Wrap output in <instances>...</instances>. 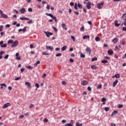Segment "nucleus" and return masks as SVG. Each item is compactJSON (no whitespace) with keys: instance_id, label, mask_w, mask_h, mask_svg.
<instances>
[{"instance_id":"18","label":"nucleus","mask_w":126,"mask_h":126,"mask_svg":"<svg viewBox=\"0 0 126 126\" xmlns=\"http://www.w3.org/2000/svg\"><path fill=\"white\" fill-rule=\"evenodd\" d=\"M119 82V81H118L117 80H115L113 83V87H116V86H117V84Z\"/></svg>"},{"instance_id":"30","label":"nucleus","mask_w":126,"mask_h":126,"mask_svg":"<svg viewBox=\"0 0 126 126\" xmlns=\"http://www.w3.org/2000/svg\"><path fill=\"white\" fill-rule=\"evenodd\" d=\"M80 57L82 58V59H84V58H85V55L82 54V53L81 52Z\"/></svg>"},{"instance_id":"52","label":"nucleus","mask_w":126,"mask_h":126,"mask_svg":"<svg viewBox=\"0 0 126 126\" xmlns=\"http://www.w3.org/2000/svg\"><path fill=\"white\" fill-rule=\"evenodd\" d=\"M115 50H116V51H119V50H120V48H119V46H115Z\"/></svg>"},{"instance_id":"13","label":"nucleus","mask_w":126,"mask_h":126,"mask_svg":"<svg viewBox=\"0 0 126 126\" xmlns=\"http://www.w3.org/2000/svg\"><path fill=\"white\" fill-rule=\"evenodd\" d=\"M25 84L28 88H32V86H31V84L30 82H26Z\"/></svg>"},{"instance_id":"31","label":"nucleus","mask_w":126,"mask_h":126,"mask_svg":"<svg viewBox=\"0 0 126 126\" xmlns=\"http://www.w3.org/2000/svg\"><path fill=\"white\" fill-rule=\"evenodd\" d=\"M91 68H92V69H96L97 68V66L95 65H92L91 66Z\"/></svg>"},{"instance_id":"36","label":"nucleus","mask_w":126,"mask_h":126,"mask_svg":"<svg viewBox=\"0 0 126 126\" xmlns=\"http://www.w3.org/2000/svg\"><path fill=\"white\" fill-rule=\"evenodd\" d=\"M3 30V26L1 25L0 26V32H1Z\"/></svg>"},{"instance_id":"64","label":"nucleus","mask_w":126,"mask_h":126,"mask_svg":"<svg viewBox=\"0 0 126 126\" xmlns=\"http://www.w3.org/2000/svg\"><path fill=\"white\" fill-rule=\"evenodd\" d=\"M74 13L76 15H78V14H79V13L77 11H74Z\"/></svg>"},{"instance_id":"40","label":"nucleus","mask_w":126,"mask_h":126,"mask_svg":"<svg viewBox=\"0 0 126 126\" xmlns=\"http://www.w3.org/2000/svg\"><path fill=\"white\" fill-rule=\"evenodd\" d=\"M104 110H105V112H108V111H109V110H110V108H109V107H106L104 108Z\"/></svg>"},{"instance_id":"5","label":"nucleus","mask_w":126,"mask_h":126,"mask_svg":"<svg viewBox=\"0 0 126 126\" xmlns=\"http://www.w3.org/2000/svg\"><path fill=\"white\" fill-rule=\"evenodd\" d=\"M86 51L87 52V53L88 54L89 56H90L91 55V48L90 47H87V48L86 49Z\"/></svg>"},{"instance_id":"34","label":"nucleus","mask_w":126,"mask_h":126,"mask_svg":"<svg viewBox=\"0 0 126 126\" xmlns=\"http://www.w3.org/2000/svg\"><path fill=\"white\" fill-rule=\"evenodd\" d=\"M102 63H108V61L106 60H103L101 61Z\"/></svg>"},{"instance_id":"29","label":"nucleus","mask_w":126,"mask_h":126,"mask_svg":"<svg viewBox=\"0 0 126 126\" xmlns=\"http://www.w3.org/2000/svg\"><path fill=\"white\" fill-rule=\"evenodd\" d=\"M101 39H100V37L99 36H97L95 38V40L96 42H99V41H100Z\"/></svg>"},{"instance_id":"15","label":"nucleus","mask_w":126,"mask_h":126,"mask_svg":"<svg viewBox=\"0 0 126 126\" xmlns=\"http://www.w3.org/2000/svg\"><path fill=\"white\" fill-rule=\"evenodd\" d=\"M66 25H65V24L64 23H62V27L63 28V29L64 30H67V28H66Z\"/></svg>"},{"instance_id":"47","label":"nucleus","mask_w":126,"mask_h":126,"mask_svg":"<svg viewBox=\"0 0 126 126\" xmlns=\"http://www.w3.org/2000/svg\"><path fill=\"white\" fill-rule=\"evenodd\" d=\"M33 45H34V44H30V49H33V48H34V46Z\"/></svg>"},{"instance_id":"20","label":"nucleus","mask_w":126,"mask_h":126,"mask_svg":"<svg viewBox=\"0 0 126 126\" xmlns=\"http://www.w3.org/2000/svg\"><path fill=\"white\" fill-rule=\"evenodd\" d=\"M118 113V111H114L111 114V117H113L114 115H116Z\"/></svg>"},{"instance_id":"1","label":"nucleus","mask_w":126,"mask_h":126,"mask_svg":"<svg viewBox=\"0 0 126 126\" xmlns=\"http://www.w3.org/2000/svg\"><path fill=\"white\" fill-rule=\"evenodd\" d=\"M0 18H5V19L8 18V16L3 13L1 10H0Z\"/></svg>"},{"instance_id":"12","label":"nucleus","mask_w":126,"mask_h":126,"mask_svg":"<svg viewBox=\"0 0 126 126\" xmlns=\"http://www.w3.org/2000/svg\"><path fill=\"white\" fill-rule=\"evenodd\" d=\"M88 84V81L86 80H83L81 81V85L85 86V85H87Z\"/></svg>"},{"instance_id":"28","label":"nucleus","mask_w":126,"mask_h":126,"mask_svg":"<svg viewBox=\"0 0 126 126\" xmlns=\"http://www.w3.org/2000/svg\"><path fill=\"white\" fill-rule=\"evenodd\" d=\"M114 52L112 50H109L108 51V54L109 55H113Z\"/></svg>"},{"instance_id":"57","label":"nucleus","mask_w":126,"mask_h":126,"mask_svg":"<svg viewBox=\"0 0 126 126\" xmlns=\"http://www.w3.org/2000/svg\"><path fill=\"white\" fill-rule=\"evenodd\" d=\"M125 17H126V13H124L123 14V15L122 16V18H124V17H125Z\"/></svg>"},{"instance_id":"26","label":"nucleus","mask_w":126,"mask_h":126,"mask_svg":"<svg viewBox=\"0 0 126 126\" xmlns=\"http://www.w3.org/2000/svg\"><path fill=\"white\" fill-rule=\"evenodd\" d=\"M38 64H40V61H37L36 63L34 64V66L35 67H37V65H38Z\"/></svg>"},{"instance_id":"16","label":"nucleus","mask_w":126,"mask_h":126,"mask_svg":"<svg viewBox=\"0 0 126 126\" xmlns=\"http://www.w3.org/2000/svg\"><path fill=\"white\" fill-rule=\"evenodd\" d=\"M112 42L114 44H116L119 42V39L118 38H115L113 39Z\"/></svg>"},{"instance_id":"41","label":"nucleus","mask_w":126,"mask_h":126,"mask_svg":"<svg viewBox=\"0 0 126 126\" xmlns=\"http://www.w3.org/2000/svg\"><path fill=\"white\" fill-rule=\"evenodd\" d=\"M124 107V105L123 104H119L118 105V108L119 109H121Z\"/></svg>"},{"instance_id":"44","label":"nucleus","mask_w":126,"mask_h":126,"mask_svg":"<svg viewBox=\"0 0 126 126\" xmlns=\"http://www.w3.org/2000/svg\"><path fill=\"white\" fill-rule=\"evenodd\" d=\"M34 104H31V105H30L29 108H30V109H32V108H34Z\"/></svg>"},{"instance_id":"46","label":"nucleus","mask_w":126,"mask_h":126,"mask_svg":"<svg viewBox=\"0 0 126 126\" xmlns=\"http://www.w3.org/2000/svg\"><path fill=\"white\" fill-rule=\"evenodd\" d=\"M20 79H21V77L15 78V80L17 81V80H20Z\"/></svg>"},{"instance_id":"60","label":"nucleus","mask_w":126,"mask_h":126,"mask_svg":"<svg viewBox=\"0 0 126 126\" xmlns=\"http://www.w3.org/2000/svg\"><path fill=\"white\" fill-rule=\"evenodd\" d=\"M5 27H6L7 28H9V27H10V25L7 24L5 25Z\"/></svg>"},{"instance_id":"63","label":"nucleus","mask_w":126,"mask_h":126,"mask_svg":"<svg viewBox=\"0 0 126 126\" xmlns=\"http://www.w3.org/2000/svg\"><path fill=\"white\" fill-rule=\"evenodd\" d=\"M123 31H126V27H124L122 28Z\"/></svg>"},{"instance_id":"25","label":"nucleus","mask_w":126,"mask_h":126,"mask_svg":"<svg viewBox=\"0 0 126 126\" xmlns=\"http://www.w3.org/2000/svg\"><path fill=\"white\" fill-rule=\"evenodd\" d=\"M20 19L21 20H30V19L28 18L20 17Z\"/></svg>"},{"instance_id":"24","label":"nucleus","mask_w":126,"mask_h":126,"mask_svg":"<svg viewBox=\"0 0 126 126\" xmlns=\"http://www.w3.org/2000/svg\"><path fill=\"white\" fill-rule=\"evenodd\" d=\"M114 24H115V26L116 27H119V26H120V24L118 23V21H115L114 22Z\"/></svg>"},{"instance_id":"7","label":"nucleus","mask_w":126,"mask_h":126,"mask_svg":"<svg viewBox=\"0 0 126 126\" xmlns=\"http://www.w3.org/2000/svg\"><path fill=\"white\" fill-rule=\"evenodd\" d=\"M10 106H11L10 103H7L3 105L2 108L3 109H6V108H7L8 107H10Z\"/></svg>"},{"instance_id":"58","label":"nucleus","mask_w":126,"mask_h":126,"mask_svg":"<svg viewBox=\"0 0 126 126\" xmlns=\"http://www.w3.org/2000/svg\"><path fill=\"white\" fill-rule=\"evenodd\" d=\"M28 24H31L32 23V20H31L30 21H29L27 22Z\"/></svg>"},{"instance_id":"10","label":"nucleus","mask_w":126,"mask_h":126,"mask_svg":"<svg viewBox=\"0 0 126 126\" xmlns=\"http://www.w3.org/2000/svg\"><path fill=\"white\" fill-rule=\"evenodd\" d=\"M74 121L73 120L70 121V123H66L64 125L65 126H73Z\"/></svg>"},{"instance_id":"53","label":"nucleus","mask_w":126,"mask_h":126,"mask_svg":"<svg viewBox=\"0 0 126 126\" xmlns=\"http://www.w3.org/2000/svg\"><path fill=\"white\" fill-rule=\"evenodd\" d=\"M8 57H9V55H6L4 57V59H5V60H7V59H8Z\"/></svg>"},{"instance_id":"2","label":"nucleus","mask_w":126,"mask_h":126,"mask_svg":"<svg viewBox=\"0 0 126 126\" xmlns=\"http://www.w3.org/2000/svg\"><path fill=\"white\" fill-rule=\"evenodd\" d=\"M46 15H47V16H50V17H51V18H52V19H53V20H54L55 22H58L57 20V17H55V16L53 15V14L51 13H46Z\"/></svg>"},{"instance_id":"50","label":"nucleus","mask_w":126,"mask_h":126,"mask_svg":"<svg viewBox=\"0 0 126 126\" xmlns=\"http://www.w3.org/2000/svg\"><path fill=\"white\" fill-rule=\"evenodd\" d=\"M80 31H81L82 32L84 31V27H81L80 29Z\"/></svg>"},{"instance_id":"9","label":"nucleus","mask_w":126,"mask_h":126,"mask_svg":"<svg viewBox=\"0 0 126 126\" xmlns=\"http://www.w3.org/2000/svg\"><path fill=\"white\" fill-rule=\"evenodd\" d=\"M45 34H46L47 37L49 38L50 36L53 35V33L49 32H44Z\"/></svg>"},{"instance_id":"27","label":"nucleus","mask_w":126,"mask_h":126,"mask_svg":"<svg viewBox=\"0 0 126 126\" xmlns=\"http://www.w3.org/2000/svg\"><path fill=\"white\" fill-rule=\"evenodd\" d=\"M13 43V40L10 39L7 41L8 45H9L10 44H12Z\"/></svg>"},{"instance_id":"6","label":"nucleus","mask_w":126,"mask_h":126,"mask_svg":"<svg viewBox=\"0 0 126 126\" xmlns=\"http://www.w3.org/2000/svg\"><path fill=\"white\" fill-rule=\"evenodd\" d=\"M91 5H92L91 2L89 1L86 3V7L88 9H90V8H91Z\"/></svg>"},{"instance_id":"42","label":"nucleus","mask_w":126,"mask_h":126,"mask_svg":"<svg viewBox=\"0 0 126 126\" xmlns=\"http://www.w3.org/2000/svg\"><path fill=\"white\" fill-rule=\"evenodd\" d=\"M78 7H79V8H82V5L80 3H78Z\"/></svg>"},{"instance_id":"3","label":"nucleus","mask_w":126,"mask_h":126,"mask_svg":"<svg viewBox=\"0 0 126 126\" xmlns=\"http://www.w3.org/2000/svg\"><path fill=\"white\" fill-rule=\"evenodd\" d=\"M19 43V42L18 41V40H16L12 44L11 47L12 48H15V47H17L18 46V44Z\"/></svg>"},{"instance_id":"23","label":"nucleus","mask_w":126,"mask_h":126,"mask_svg":"<svg viewBox=\"0 0 126 126\" xmlns=\"http://www.w3.org/2000/svg\"><path fill=\"white\" fill-rule=\"evenodd\" d=\"M43 56H49L50 55V53L47 52H43L42 53Z\"/></svg>"},{"instance_id":"55","label":"nucleus","mask_w":126,"mask_h":126,"mask_svg":"<svg viewBox=\"0 0 126 126\" xmlns=\"http://www.w3.org/2000/svg\"><path fill=\"white\" fill-rule=\"evenodd\" d=\"M74 8H75V9L77 10V3H75V4Z\"/></svg>"},{"instance_id":"61","label":"nucleus","mask_w":126,"mask_h":126,"mask_svg":"<svg viewBox=\"0 0 126 126\" xmlns=\"http://www.w3.org/2000/svg\"><path fill=\"white\" fill-rule=\"evenodd\" d=\"M126 53H125V55H124L123 56V57H122V59H126Z\"/></svg>"},{"instance_id":"35","label":"nucleus","mask_w":126,"mask_h":126,"mask_svg":"<svg viewBox=\"0 0 126 126\" xmlns=\"http://www.w3.org/2000/svg\"><path fill=\"white\" fill-rule=\"evenodd\" d=\"M66 49V46H63L61 50L62 51H65V49Z\"/></svg>"},{"instance_id":"21","label":"nucleus","mask_w":126,"mask_h":126,"mask_svg":"<svg viewBox=\"0 0 126 126\" xmlns=\"http://www.w3.org/2000/svg\"><path fill=\"white\" fill-rule=\"evenodd\" d=\"M89 38H90V36L86 35H84L83 37V40H85V39H89Z\"/></svg>"},{"instance_id":"22","label":"nucleus","mask_w":126,"mask_h":126,"mask_svg":"<svg viewBox=\"0 0 126 126\" xmlns=\"http://www.w3.org/2000/svg\"><path fill=\"white\" fill-rule=\"evenodd\" d=\"M115 77H116V78H120V77H121L120 74H115V76L112 77V78H115Z\"/></svg>"},{"instance_id":"45","label":"nucleus","mask_w":126,"mask_h":126,"mask_svg":"<svg viewBox=\"0 0 126 126\" xmlns=\"http://www.w3.org/2000/svg\"><path fill=\"white\" fill-rule=\"evenodd\" d=\"M4 53H5V52L4 51H1L0 52V56H1V55H3V54H4Z\"/></svg>"},{"instance_id":"14","label":"nucleus","mask_w":126,"mask_h":126,"mask_svg":"<svg viewBox=\"0 0 126 126\" xmlns=\"http://www.w3.org/2000/svg\"><path fill=\"white\" fill-rule=\"evenodd\" d=\"M16 59L18 61H20L21 57L20 56H19V53H17L16 54Z\"/></svg>"},{"instance_id":"38","label":"nucleus","mask_w":126,"mask_h":126,"mask_svg":"<svg viewBox=\"0 0 126 126\" xmlns=\"http://www.w3.org/2000/svg\"><path fill=\"white\" fill-rule=\"evenodd\" d=\"M71 39L73 40V42L75 41V37L73 35L71 36Z\"/></svg>"},{"instance_id":"17","label":"nucleus","mask_w":126,"mask_h":126,"mask_svg":"<svg viewBox=\"0 0 126 126\" xmlns=\"http://www.w3.org/2000/svg\"><path fill=\"white\" fill-rule=\"evenodd\" d=\"M46 49H47V50H49L50 51H53L54 50V47H53L52 46H46Z\"/></svg>"},{"instance_id":"8","label":"nucleus","mask_w":126,"mask_h":126,"mask_svg":"<svg viewBox=\"0 0 126 126\" xmlns=\"http://www.w3.org/2000/svg\"><path fill=\"white\" fill-rule=\"evenodd\" d=\"M102 5H104V2L98 3L97 5V8H98V9H102Z\"/></svg>"},{"instance_id":"43","label":"nucleus","mask_w":126,"mask_h":126,"mask_svg":"<svg viewBox=\"0 0 126 126\" xmlns=\"http://www.w3.org/2000/svg\"><path fill=\"white\" fill-rule=\"evenodd\" d=\"M62 84L63 85H66V82L64 81H63L62 82Z\"/></svg>"},{"instance_id":"54","label":"nucleus","mask_w":126,"mask_h":126,"mask_svg":"<svg viewBox=\"0 0 126 126\" xmlns=\"http://www.w3.org/2000/svg\"><path fill=\"white\" fill-rule=\"evenodd\" d=\"M61 56H62L61 53H58V54L56 55V57H61Z\"/></svg>"},{"instance_id":"49","label":"nucleus","mask_w":126,"mask_h":126,"mask_svg":"<svg viewBox=\"0 0 126 126\" xmlns=\"http://www.w3.org/2000/svg\"><path fill=\"white\" fill-rule=\"evenodd\" d=\"M35 87H36V88H39V84L36 83L35 85Z\"/></svg>"},{"instance_id":"37","label":"nucleus","mask_w":126,"mask_h":126,"mask_svg":"<svg viewBox=\"0 0 126 126\" xmlns=\"http://www.w3.org/2000/svg\"><path fill=\"white\" fill-rule=\"evenodd\" d=\"M97 57H94L92 59V62H95V61H97Z\"/></svg>"},{"instance_id":"32","label":"nucleus","mask_w":126,"mask_h":126,"mask_svg":"<svg viewBox=\"0 0 126 126\" xmlns=\"http://www.w3.org/2000/svg\"><path fill=\"white\" fill-rule=\"evenodd\" d=\"M26 29H27V27H25L23 29H22V31L24 33L26 32Z\"/></svg>"},{"instance_id":"11","label":"nucleus","mask_w":126,"mask_h":126,"mask_svg":"<svg viewBox=\"0 0 126 126\" xmlns=\"http://www.w3.org/2000/svg\"><path fill=\"white\" fill-rule=\"evenodd\" d=\"M19 11L21 12V13H25L26 12V9L24 7H22L21 9L19 10Z\"/></svg>"},{"instance_id":"19","label":"nucleus","mask_w":126,"mask_h":126,"mask_svg":"<svg viewBox=\"0 0 126 126\" xmlns=\"http://www.w3.org/2000/svg\"><path fill=\"white\" fill-rule=\"evenodd\" d=\"M101 102H103V105H105L106 104V98L105 97H103L102 98H101Z\"/></svg>"},{"instance_id":"33","label":"nucleus","mask_w":126,"mask_h":126,"mask_svg":"<svg viewBox=\"0 0 126 126\" xmlns=\"http://www.w3.org/2000/svg\"><path fill=\"white\" fill-rule=\"evenodd\" d=\"M26 68H28V69H33V67L32 66L29 65V66H26Z\"/></svg>"},{"instance_id":"59","label":"nucleus","mask_w":126,"mask_h":126,"mask_svg":"<svg viewBox=\"0 0 126 126\" xmlns=\"http://www.w3.org/2000/svg\"><path fill=\"white\" fill-rule=\"evenodd\" d=\"M88 91H91V90H92V89L91 88V87H88Z\"/></svg>"},{"instance_id":"39","label":"nucleus","mask_w":126,"mask_h":126,"mask_svg":"<svg viewBox=\"0 0 126 126\" xmlns=\"http://www.w3.org/2000/svg\"><path fill=\"white\" fill-rule=\"evenodd\" d=\"M76 126H82V124H79V123L77 122L76 123Z\"/></svg>"},{"instance_id":"51","label":"nucleus","mask_w":126,"mask_h":126,"mask_svg":"<svg viewBox=\"0 0 126 126\" xmlns=\"http://www.w3.org/2000/svg\"><path fill=\"white\" fill-rule=\"evenodd\" d=\"M53 28L54 30L55 31V32H58V29H57V28H56L55 27H53Z\"/></svg>"},{"instance_id":"48","label":"nucleus","mask_w":126,"mask_h":126,"mask_svg":"<svg viewBox=\"0 0 126 126\" xmlns=\"http://www.w3.org/2000/svg\"><path fill=\"white\" fill-rule=\"evenodd\" d=\"M43 121L44 122V123H48V122H49V120H48V119L45 118Z\"/></svg>"},{"instance_id":"56","label":"nucleus","mask_w":126,"mask_h":126,"mask_svg":"<svg viewBox=\"0 0 126 126\" xmlns=\"http://www.w3.org/2000/svg\"><path fill=\"white\" fill-rule=\"evenodd\" d=\"M33 10L32 9V8H29L28 9V11H29L30 12H32V11Z\"/></svg>"},{"instance_id":"62","label":"nucleus","mask_w":126,"mask_h":126,"mask_svg":"<svg viewBox=\"0 0 126 126\" xmlns=\"http://www.w3.org/2000/svg\"><path fill=\"white\" fill-rule=\"evenodd\" d=\"M124 24L125 26H126V18H125L124 19Z\"/></svg>"},{"instance_id":"4","label":"nucleus","mask_w":126,"mask_h":126,"mask_svg":"<svg viewBox=\"0 0 126 126\" xmlns=\"http://www.w3.org/2000/svg\"><path fill=\"white\" fill-rule=\"evenodd\" d=\"M0 46L1 48H6L7 44L6 43L3 44V41L1 40L0 41Z\"/></svg>"}]
</instances>
